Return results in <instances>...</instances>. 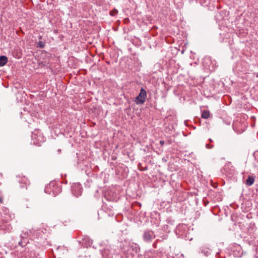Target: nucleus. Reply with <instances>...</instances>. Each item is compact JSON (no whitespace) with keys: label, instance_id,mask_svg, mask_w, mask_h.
<instances>
[{"label":"nucleus","instance_id":"nucleus-6","mask_svg":"<svg viewBox=\"0 0 258 258\" xmlns=\"http://www.w3.org/2000/svg\"><path fill=\"white\" fill-rule=\"evenodd\" d=\"M254 181V178L252 176H248L246 180L245 183L248 186L252 185Z\"/></svg>","mask_w":258,"mask_h":258},{"label":"nucleus","instance_id":"nucleus-2","mask_svg":"<svg viewBox=\"0 0 258 258\" xmlns=\"http://www.w3.org/2000/svg\"><path fill=\"white\" fill-rule=\"evenodd\" d=\"M143 237L145 241L149 242L155 238V235L153 231L151 230H146L144 233Z\"/></svg>","mask_w":258,"mask_h":258},{"label":"nucleus","instance_id":"nucleus-13","mask_svg":"<svg viewBox=\"0 0 258 258\" xmlns=\"http://www.w3.org/2000/svg\"><path fill=\"white\" fill-rule=\"evenodd\" d=\"M22 241H20V242H19L18 244H19V245L22 246Z\"/></svg>","mask_w":258,"mask_h":258},{"label":"nucleus","instance_id":"nucleus-3","mask_svg":"<svg viewBox=\"0 0 258 258\" xmlns=\"http://www.w3.org/2000/svg\"><path fill=\"white\" fill-rule=\"evenodd\" d=\"M17 180L20 184L21 187L27 188V186L29 184V181L25 176L21 177L20 176H17Z\"/></svg>","mask_w":258,"mask_h":258},{"label":"nucleus","instance_id":"nucleus-8","mask_svg":"<svg viewBox=\"0 0 258 258\" xmlns=\"http://www.w3.org/2000/svg\"><path fill=\"white\" fill-rule=\"evenodd\" d=\"M8 61V58L6 56H0V66H4Z\"/></svg>","mask_w":258,"mask_h":258},{"label":"nucleus","instance_id":"nucleus-10","mask_svg":"<svg viewBox=\"0 0 258 258\" xmlns=\"http://www.w3.org/2000/svg\"><path fill=\"white\" fill-rule=\"evenodd\" d=\"M117 13V11L116 10H114V11L111 12V15L112 16H114Z\"/></svg>","mask_w":258,"mask_h":258},{"label":"nucleus","instance_id":"nucleus-15","mask_svg":"<svg viewBox=\"0 0 258 258\" xmlns=\"http://www.w3.org/2000/svg\"><path fill=\"white\" fill-rule=\"evenodd\" d=\"M209 141H210L211 142H212L213 141L211 139H209Z\"/></svg>","mask_w":258,"mask_h":258},{"label":"nucleus","instance_id":"nucleus-4","mask_svg":"<svg viewBox=\"0 0 258 258\" xmlns=\"http://www.w3.org/2000/svg\"><path fill=\"white\" fill-rule=\"evenodd\" d=\"M224 171L228 175H232L235 172L234 168L230 162L225 164L224 167Z\"/></svg>","mask_w":258,"mask_h":258},{"label":"nucleus","instance_id":"nucleus-12","mask_svg":"<svg viewBox=\"0 0 258 258\" xmlns=\"http://www.w3.org/2000/svg\"><path fill=\"white\" fill-rule=\"evenodd\" d=\"M160 144L161 145V146H163L164 144V141H163V140H161L160 141Z\"/></svg>","mask_w":258,"mask_h":258},{"label":"nucleus","instance_id":"nucleus-11","mask_svg":"<svg viewBox=\"0 0 258 258\" xmlns=\"http://www.w3.org/2000/svg\"><path fill=\"white\" fill-rule=\"evenodd\" d=\"M206 148L208 149H211L213 147V146H211L209 144H206Z\"/></svg>","mask_w":258,"mask_h":258},{"label":"nucleus","instance_id":"nucleus-1","mask_svg":"<svg viewBox=\"0 0 258 258\" xmlns=\"http://www.w3.org/2000/svg\"><path fill=\"white\" fill-rule=\"evenodd\" d=\"M147 96V92L143 89L142 88L139 95L136 97L135 102L137 104H143L146 101V97Z\"/></svg>","mask_w":258,"mask_h":258},{"label":"nucleus","instance_id":"nucleus-5","mask_svg":"<svg viewBox=\"0 0 258 258\" xmlns=\"http://www.w3.org/2000/svg\"><path fill=\"white\" fill-rule=\"evenodd\" d=\"M82 188L80 184H76L72 186V192L74 196L78 197L81 195Z\"/></svg>","mask_w":258,"mask_h":258},{"label":"nucleus","instance_id":"nucleus-7","mask_svg":"<svg viewBox=\"0 0 258 258\" xmlns=\"http://www.w3.org/2000/svg\"><path fill=\"white\" fill-rule=\"evenodd\" d=\"M210 112L208 110H204L202 111L201 117L204 119H207L210 117Z\"/></svg>","mask_w":258,"mask_h":258},{"label":"nucleus","instance_id":"nucleus-9","mask_svg":"<svg viewBox=\"0 0 258 258\" xmlns=\"http://www.w3.org/2000/svg\"><path fill=\"white\" fill-rule=\"evenodd\" d=\"M38 46L40 48H43L45 46V44H44V43L42 42V41H40L39 43H38Z\"/></svg>","mask_w":258,"mask_h":258},{"label":"nucleus","instance_id":"nucleus-14","mask_svg":"<svg viewBox=\"0 0 258 258\" xmlns=\"http://www.w3.org/2000/svg\"><path fill=\"white\" fill-rule=\"evenodd\" d=\"M57 151H58V153H60L61 152V150L60 149H58L57 150Z\"/></svg>","mask_w":258,"mask_h":258}]
</instances>
